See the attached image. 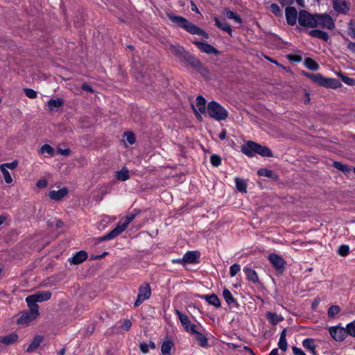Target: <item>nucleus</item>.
Returning a JSON list of instances; mask_svg holds the SVG:
<instances>
[{
  "label": "nucleus",
  "mask_w": 355,
  "mask_h": 355,
  "mask_svg": "<svg viewBox=\"0 0 355 355\" xmlns=\"http://www.w3.org/2000/svg\"><path fill=\"white\" fill-rule=\"evenodd\" d=\"M166 16L173 24L184 29L190 34L198 35L205 39L209 38V35L204 30L192 24L187 19L182 16L175 15L171 12L167 13Z\"/></svg>",
  "instance_id": "1"
},
{
  "label": "nucleus",
  "mask_w": 355,
  "mask_h": 355,
  "mask_svg": "<svg viewBox=\"0 0 355 355\" xmlns=\"http://www.w3.org/2000/svg\"><path fill=\"white\" fill-rule=\"evenodd\" d=\"M241 152L249 157H252L255 154L266 157H272L273 156L271 150L268 147L261 146L252 141H248L242 146Z\"/></svg>",
  "instance_id": "2"
},
{
  "label": "nucleus",
  "mask_w": 355,
  "mask_h": 355,
  "mask_svg": "<svg viewBox=\"0 0 355 355\" xmlns=\"http://www.w3.org/2000/svg\"><path fill=\"white\" fill-rule=\"evenodd\" d=\"M306 76L311 79L314 83H318L320 86L326 87L336 89L341 87L342 84L336 78H326L320 73L311 74L306 73Z\"/></svg>",
  "instance_id": "3"
},
{
  "label": "nucleus",
  "mask_w": 355,
  "mask_h": 355,
  "mask_svg": "<svg viewBox=\"0 0 355 355\" xmlns=\"http://www.w3.org/2000/svg\"><path fill=\"white\" fill-rule=\"evenodd\" d=\"M207 112L210 117L216 121L225 120L228 116L227 110L218 103L214 101L208 103Z\"/></svg>",
  "instance_id": "4"
},
{
  "label": "nucleus",
  "mask_w": 355,
  "mask_h": 355,
  "mask_svg": "<svg viewBox=\"0 0 355 355\" xmlns=\"http://www.w3.org/2000/svg\"><path fill=\"white\" fill-rule=\"evenodd\" d=\"M315 21V15H311L305 10H302L299 12L298 22L300 26L315 28L316 27Z\"/></svg>",
  "instance_id": "5"
},
{
  "label": "nucleus",
  "mask_w": 355,
  "mask_h": 355,
  "mask_svg": "<svg viewBox=\"0 0 355 355\" xmlns=\"http://www.w3.org/2000/svg\"><path fill=\"white\" fill-rule=\"evenodd\" d=\"M316 27L320 26L328 30H333L335 28V23L332 17L326 14H315Z\"/></svg>",
  "instance_id": "6"
},
{
  "label": "nucleus",
  "mask_w": 355,
  "mask_h": 355,
  "mask_svg": "<svg viewBox=\"0 0 355 355\" xmlns=\"http://www.w3.org/2000/svg\"><path fill=\"white\" fill-rule=\"evenodd\" d=\"M128 227V225L124 222L123 220H121L118 222L115 228L112 231L105 234L104 236L98 239V241H108L114 239L121 233H122Z\"/></svg>",
  "instance_id": "7"
},
{
  "label": "nucleus",
  "mask_w": 355,
  "mask_h": 355,
  "mask_svg": "<svg viewBox=\"0 0 355 355\" xmlns=\"http://www.w3.org/2000/svg\"><path fill=\"white\" fill-rule=\"evenodd\" d=\"M151 295V289L148 283H144L141 284L138 290V295L137 297V300L135 302V307H137L141 305L143 302L148 300Z\"/></svg>",
  "instance_id": "8"
},
{
  "label": "nucleus",
  "mask_w": 355,
  "mask_h": 355,
  "mask_svg": "<svg viewBox=\"0 0 355 355\" xmlns=\"http://www.w3.org/2000/svg\"><path fill=\"white\" fill-rule=\"evenodd\" d=\"M268 260L277 271L283 272L285 268L286 261L282 257L275 253H271L268 255Z\"/></svg>",
  "instance_id": "9"
},
{
  "label": "nucleus",
  "mask_w": 355,
  "mask_h": 355,
  "mask_svg": "<svg viewBox=\"0 0 355 355\" xmlns=\"http://www.w3.org/2000/svg\"><path fill=\"white\" fill-rule=\"evenodd\" d=\"M175 313L178 316L180 322L184 330L189 334L191 333V329H196L198 327L195 324H192L187 315L183 314L181 311L176 309Z\"/></svg>",
  "instance_id": "10"
},
{
  "label": "nucleus",
  "mask_w": 355,
  "mask_h": 355,
  "mask_svg": "<svg viewBox=\"0 0 355 355\" xmlns=\"http://www.w3.org/2000/svg\"><path fill=\"white\" fill-rule=\"evenodd\" d=\"M329 332L331 336L336 341H339V342L343 341L347 337L345 329L343 327H340L339 326L331 327L329 329Z\"/></svg>",
  "instance_id": "11"
},
{
  "label": "nucleus",
  "mask_w": 355,
  "mask_h": 355,
  "mask_svg": "<svg viewBox=\"0 0 355 355\" xmlns=\"http://www.w3.org/2000/svg\"><path fill=\"white\" fill-rule=\"evenodd\" d=\"M202 52L207 54L218 55L220 51L214 47L212 45L199 41H194L193 42Z\"/></svg>",
  "instance_id": "12"
},
{
  "label": "nucleus",
  "mask_w": 355,
  "mask_h": 355,
  "mask_svg": "<svg viewBox=\"0 0 355 355\" xmlns=\"http://www.w3.org/2000/svg\"><path fill=\"white\" fill-rule=\"evenodd\" d=\"M285 15L288 25L294 26L296 24L298 17L297 10L294 7L288 6L285 10Z\"/></svg>",
  "instance_id": "13"
},
{
  "label": "nucleus",
  "mask_w": 355,
  "mask_h": 355,
  "mask_svg": "<svg viewBox=\"0 0 355 355\" xmlns=\"http://www.w3.org/2000/svg\"><path fill=\"white\" fill-rule=\"evenodd\" d=\"M190 334L198 341L201 347L206 348L208 347L207 337L198 330V327L196 329H191Z\"/></svg>",
  "instance_id": "14"
},
{
  "label": "nucleus",
  "mask_w": 355,
  "mask_h": 355,
  "mask_svg": "<svg viewBox=\"0 0 355 355\" xmlns=\"http://www.w3.org/2000/svg\"><path fill=\"white\" fill-rule=\"evenodd\" d=\"M28 296L30 299L33 300L35 302H42L51 298V293L49 291H42Z\"/></svg>",
  "instance_id": "15"
},
{
  "label": "nucleus",
  "mask_w": 355,
  "mask_h": 355,
  "mask_svg": "<svg viewBox=\"0 0 355 355\" xmlns=\"http://www.w3.org/2000/svg\"><path fill=\"white\" fill-rule=\"evenodd\" d=\"M334 9L339 13H347L349 10V6L346 0H333Z\"/></svg>",
  "instance_id": "16"
},
{
  "label": "nucleus",
  "mask_w": 355,
  "mask_h": 355,
  "mask_svg": "<svg viewBox=\"0 0 355 355\" xmlns=\"http://www.w3.org/2000/svg\"><path fill=\"white\" fill-rule=\"evenodd\" d=\"M69 193V190L66 187H63L58 191L52 190L49 193V196L51 200L59 201L64 198Z\"/></svg>",
  "instance_id": "17"
},
{
  "label": "nucleus",
  "mask_w": 355,
  "mask_h": 355,
  "mask_svg": "<svg viewBox=\"0 0 355 355\" xmlns=\"http://www.w3.org/2000/svg\"><path fill=\"white\" fill-rule=\"evenodd\" d=\"M87 259V253L84 250L77 252L72 257L69 259V262L73 265L83 263Z\"/></svg>",
  "instance_id": "18"
},
{
  "label": "nucleus",
  "mask_w": 355,
  "mask_h": 355,
  "mask_svg": "<svg viewBox=\"0 0 355 355\" xmlns=\"http://www.w3.org/2000/svg\"><path fill=\"white\" fill-rule=\"evenodd\" d=\"M223 297L228 306H232V307H236V308L239 307L238 302H236V300L233 297L231 292L227 288L223 289Z\"/></svg>",
  "instance_id": "19"
},
{
  "label": "nucleus",
  "mask_w": 355,
  "mask_h": 355,
  "mask_svg": "<svg viewBox=\"0 0 355 355\" xmlns=\"http://www.w3.org/2000/svg\"><path fill=\"white\" fill-rule=\"evenodd\" d=\"M26 302L30 310V314L32 318H36L39 315V306L33 300L30 299L29 296L26 297Z\"/></svg>",
  "instance_id": "20"
},
{
  "label": "nucleus",
  "mask_w": 355,
  "mask_h": 355,
  "mask_svg": "<svg viewBox=\"0 0 355 355\" xmlns=\"http://www.w3.org/2000/svg\"><path fill=\"white\" fill-rule=\"evenodd\" d=\"M44 340V337L40 335H37L34 337L33 340L26 349V352L28 353H32L35 352L40 345L42 342Z\"/></svg>",
  "instance_id": "21"
},
{
  "label": "nucleus",
  "mask_w": 355,
  "mask_h": 355,
  "mask_svg": "<svg viewBox=\"0 0 355 355\" xmlns=\"http://www.w3.org/2000/svg\"><path fill=\"white\" fill-rule=\"evenodd\" d=\"M200 257V253L198 251H189L183 256V261L187 263H194L196 262L197 259Z\"/></svg>",
  "instance_id": "22"
},
{
  "label": "nucleus",
  "mask_w": 355,
  "mask_h": 355,
  "mask_svg": "<svg viewBox=\"0 0 355 355\" xmlns=\"http://www.w3.org/2000/svg\"><path fill=\"white\" fill-rule=\"evenodd\" d=\"M18 338L19 337L17 334L12 333L4 336H1L0 343H2L6 345H12L17 341Z\"/></svg>",
  "instance_id": "23"
},
{
  "label": "nucleus",
  "mask_w": 355,
  "mask_h": 355,
  "mask_svg": "<svg viewBox=\"0 0 355 355\" xmlns=\"http://www.w3.org/2000/svg\"><path fill=\"white\" fill-rule=\"evenodd\" d=\"M243 271L245 272L246 275V278L248 281L252 282L253 283L259 282L258 275L254 270L248 267H245L244 268Z\"/></svg>",
  "instance_id": "24"
},
{
  "label": "nucleus",
  "mask_w": 355,
  "mask_h": 355,
  "mask_svg": "<svg viewBox=\"0 0 355 355\" xmlns=\"http://www.w3.org/2000/svg\"><path fill=\"white\" fill-rule=\"evenodd\" d=\"M309 34L313 37L319 38L325 42H327L329 38L327 32L318 29L311 30L309 32Z\"/></svg>",
  "instance_id": "25"
},
{
  "label": "nucleus",
  "mask_w": 355,
  "mask_h": 355,
  "mask_svg": "<svg viewBox=\"0 0 355 355\" xmlns=\"http://www.w3.org/2000/svg\"><path fill=\"white\" fill-rule=\"evenodd\" d=\"M170 49L175 55L178 56L182 60L184 58L185 55L188 53L182 46H180L179 45L171 44Z\"/></svg>",
  "instance_id": "26"
},
{
  "label": "nucleus",
  "mask_w": 355,
  "mask_h": 355,
  "mask_svg": "<svg viewBox=\"0 0 355 355\" xmlns=\"http://www.w3.org/2000/svg\"><path fill=\"white\" fill-rule=\"evenodd\" d=\"M184 61H186L188 64H189L191 67L196 69L197 67L200 66V63L201 62L194 55L187 53L184 58H183Z\"/></svg>",
  "instance_id": "27"
},
{
  "label": "nucleus",
  "mask_w": 355,
  "mask_h": 355,
  "mask_svg": "<svg viewBox=\"0 0 355 355\" xmlns=\"http://www.w3.org/2000/svg\"><path fill=\"white\" fill-rule=\"evenodd\" d=\"M266 318L272 325H276L283 320V317L272 312L266 313Z\"/></svg>",
  "instance_id": "28"
},
{
  "label": "nucleus",
  "mask_w": 355,
  "mask_h": 355,
  "mask_svg": "<svg viewBox=\"0 0 355 355\" xmlns=\"http://www.w3.org/2000/svg\"><path fill=\"white\" fill-rule=\"evenodd\" d=\"M115 178L121 182H124L130 178L129 171L126 167H123L121 171H116Z\"/></svg>",
  "instance_id": "29"
},
{
  "label": "nucleus",
  "mask_w": 355,
  "mask_h": 355,
  "mask_svg": "<svg viewBox=\"0 0 355 355\" xmlns=\"http://www.w3.org/2000/svg\"><path fill=\"white\" fill-rule=\"evenodd\" d=\"M196 107L197 111L200 113L205 114L206 112V101L202 96H198L196 98Z\"/></svg>",
  "instance_id": "30"
},
{
  "label": "nucleus",
  "mask_w": 355,
  "mask_h": 355,
  "mask_svg": "<svg viewBox=\"0 0 355 355\" xmlns=\"http://www.w3.org/2000/svg\"><path fill=\"white\" fill-rule=\"evenodd\" d=\"M63 105V100L61 98H52L47 102V105L50 111H52L54 107L58 108Z\"/></svg>",
  "instance_id": "31"
},
{
  "label": "nucleus",
  "mask_w": 355,
  "mask_h": 355,
  "mask_svg": "<svg viewBox=\"0 0 355 355\" xmlns=\"http://www.w3.org/2000/svg\"><path fill=\"white\" fill-rule=\"evenodd\" d=\"M173 343L171 340L164 341L161 346V352L163 355H171Z\"/></svg>",
  "instance_id": "32"
},
{
  "label": "nucleus",
  "mask_w": 355,
  "mask_h": 355,
  "mask_svg": "<svg viewBox=\"0 0 355 355\" xmlns=\"http://www.w3.org/2000/svg\"><path fill=\"white\" fill-rule=\"evenodd\" d=\"M215 24L216 25L222 29L223 31L231 34L232 28L231 26L225 21H220L218 17H215Z\"/></svg>",
  "instance_id": "33"
},
{
  "label": "nucleus",
  "mask_w": 355,
  "mask_h": 355,
  "mask_svg": "<svg viewBox=\"0 0 355 355\" xmlns=\"http://www.w3.org/2000/svg\"><path fill=\"white\" fill-rule=\"evenodd\" d=\"M236 187L238 191L243 193L247 192V184L245 180L239 178H235Z\"/></svg>",
  "instance_id": "34"
},
{
  "label": "nucleus",
  "mask_w": 355,
  "mask_h": 355,
  "mask_svg": "<svg viewBox=\"0 0 355 355\" xmlns=\"http://www.w3.org/2000/svg\"><path fill=\"white\" fill-rule=\"evenodd\" d=\"M305 67L312 71H317L319 69L318 64L311 58H307L304 60Z\"/></svg>",
  "instance_id": "35"
},
{
  "label": "nucleus",
  "mask_w": 355,
  "mask_h": 355,
  "mask_svg": "<svg viewBox=\"0 0 355 355\" xmlns=\"http://www.w3.org/2000/svg\"><path fill=\"white\" fill-rule=\"evenodd\" d=\"M303 347L309 351L312 349H315L316 348V345L315 344L314 340L313 338H306L302 341Z\"/></svg>",
  "instance_id": "36"
},
{
  "label": "nucleus",
  "mask_w": 355,
  "mask_h": 355,
  "mask_svg": "<svg viewBox=\"0 0 355 355\" xmlns=\"http://www.w3.org/2000/svg\"><path fill=\"white\" fill-rule=\"evenodd\" d=\"M333 166L344 173H349L351 171L350 168L347 164H344L340 162H334Z\"/></svg>",
  "instance_id": "37"
},
{
  "label": "nucleus",
  "mask_w": 355,
  "mask_h": 355,
  "mask_svg": "<svg viewBox=\"0 0 355 355\" xmlns=\"http://www.w3.org/2000/svg\"><path fill=\"white\" fill-rule=\"evenodd\" d=\"M337 75L342 79V80L347 85L353 86L355 85V80L345 76L342 72L337 73Z\"/></svg>",
  "instance_id": "38"
},
{
  "label": "nucleus",
  "mask_w": 355,
  "mask_h": 355,
  "mask_svg": "<svg viewBox=\"0 0 355 355\" xmlns=\"http://www.w3.org/2000/svg\"><path fill=\"white\" fill-rule=\"evenodd\" d=\"M31 315L28 312H24L22 315L18 318L17 322L19 324H26L33 320Z\"/></svg>",
  "instance_id": "39"
},
{
  "label": "nucleus",
  "mask_w": 355,
  "mask_h": 355,
  "mask_svg": "<svg viewBox=\"0 0 355 355\" xmlns=\"http://www.w3.org/2000/svg\"><path fill=\"white\" fill-rule=\"evenodd\" d=\"M196 70L198 71L206 79L209 78V71L207 67L203 66L201 62L200 63V66L196 68Z\"/></svg>",
  "instance_id": "40"
},
{
  "label": "nucleus",
  "mask_w": 355,
  "mask_h": 355,
  "mask_svg": "<svg viewBox=\"0 0 355 355\" xmlns=\"http://www.w3.org/2000/svg\"><path fill=\"white\" fill-rule=\"evenodd\" d=\"M207 303L214 306L216 308H219L221 305L219 298L215 294L211 295V297H209V300H208Z\"/></svg>",
  "instance_id": "41"
},
{
  "label": "nucleus",
  "mask_w": 355,
  "mask_h": 355,
  "mask_svg": "<svg viewBox=\"0 0 355 355\" xmlns=\"http://www.w3.org/2000/svg\"><path fill=\"white\" fill-rule=\"evenodd\" d=\"M226 17L228 19H234L236 22L241 24L242 22L241 18L235 12L233 11L228 10L226 12Z\"/></svg>",
  "instance_id": "42"
},
{
  "label": "nucleus",
  "mask_w": 355,
  "mask_h": 355,
  "mask_svg": "<svg viewBox=\"0 0 355 355\" xmlns=\"http://www.w3.org/2000/svg\"><path fill=\"white\" fill-rule=\"evenodd\" d=\"M346 336L349 335L351 336H355V320L347 324L346 328Z\"/></svg>",
  "instance_id": "43"
},
{
  "label": "nucleus",
  "mask_w": 355,
  "mask_h": 355,
  "mask_svg": "<svg viewBox=\"0 0 355 355\" xmlns=\"http://www.w3.org/2000/svg\"><path fill=\"white\" fill-rule=\"evenodd\" d=\"M0 171L3 174V178H4V180L5 182L7 183V184H10L12 182V178L9 173V171L4 168L3 166H0Z\"/></svg>",
  "instance_id": "44"
},
{
  "label": "nucleus",
  "mask_w": 355,
  "mask_h": 355,
  "mask_svg": "<svg viewBox=\"0 0 355 355\" xmlns=\"http://www.w3.org/2000/svg\"><path fill=\"white\" fill-rule=\"evenodd\" d=\"M40 153L42 154L47 153L52 157L54 155V149L50 145L44 144L42 146Z\"/></svg>",
  "instance_id": "45"
},
{
  "label": "nucleus",
  "mask_w": 355,
  "mask_h": 355,
  "mask_svg": "<svg viewBox=\"0 0 355 355\" xmlns=\"http://www.w3.org/2000/svg\"><path fill=\"white\" fill-rule=\"evenodd\" d=\"M221 157L216 154L212 155L210 157V162L212 164V166L215 167H218V166H220L221 164Z\"/></svg>",
  "instance_id": "46"
},
{
  "label": "nucleus",
  "mask_w": 355,
  "mask_h": 355,
  "mask_svg": "<svg viewBox=\"0 0 355 355\" xmlns=\"http://www.w3.org/2000/svg\"><path fill=\"white\" fill-rule=\"evenodd\" d=\"M257 173L260 176H264L267 178H272L273 175V171L266 168H261L257 171Z\"/></svg>",
  "instance_id": "47"
},
{
  "label": "nucleus",
  "mask_w": 355,
  "mask_h": 355,
  "mask_svg": "<svg viewBox=\"0 0 355 355\" xmlns=\"http://www.w3.org/2000/svg\"><path fill=\"white\" fill-rule=\"evenodd\" d=\"M349 252V248L347 245H341L338 250V254H340L342 257L347 256Z\"/></svg>",
  "instance_id": "48"
},
{
  "label": "nucleus",
  "mask_w": 355,
  "mask_h": 355,
  "mask_svg": "<svg viewBox=\"0 0 355 355\" xmlns=\"http://www.w3.org/2000/svg\"><path fill=\"white\" fill-rule=\"evenodd\" d=\"M25 95L30 98H35L37 96V92L31 88H25L24 89Z\"/></svg>",
  "instance_id": "49"
},
{
  "label": "nucleus",
  "mask_w": 355,
  "mask_h": 355,
  "mask_svg": "<svg viewBox=\"0 0 355 355\" xmlns=\"http://www.w3.org/2000/svg\"><path fill=\"white\" fill-rule=\"evenodd\" d=\"M340 311V308L338 306L332 305L328 309V316L329 318H333L337 313H338Z\"/></svg>",
  "instance_id": "50"
},
{
  "label": "nucleus",
  "mask_w": 355,
  "mask_h": 355,
  "mask_svg": "<svg viewBox=\"0 0 355 355\" xmlns=\"http://www.w3.org/2000/svg\"><path fill=\"white\" fill-rule=\"evenodd\" d=\"M241 270V267L238 263H234L230 266V275L231 277H234Z\"/></svg>",
  "instance_id": "51"
},
{
  "label": "nucleus",
  "mask_w": 355,
  "mask_h": 355,
  "mask_svg": "<svg viewBox=\"0 0 355 355\" xmlns=\"http://www.w3.org/2000/svg\"><path fill=\"white\" fill-rule=\"evenodd\" d=\"M124 135L126 138V140L130 144H133L135 143V141H136V138H135V135L133 132H125L124 133Z\"/></svg>",
  "instance_id": "52"
},
{
  "label": "nucleus",
  "mask_w": 355,
  "mask_h": 355,
  "mask_svg": "<svg viewBox=\"0 0 355 355\" xmlns=\"http://www.w3.org/2000/svg\"><path fill=\"white\" fill-rule=\"evenodd\" d=\"M270 11L275 15V16H280L282 15V11L280 10L279 6L276 3H272L270 6Z\"/></svg>",
  "instance_id": "53"
},
{
  "label": "nucleus",
  "mask_w": 355,
  "mask_h": 355,
  "mask_svg": "<svg viewBox=\"0 0 355 355\" xmlns=\"http://www.w3.org/2000/svg\"><path fill=\"white\" fill-rule=\"evenodd\" d=\"M18 166V162L17 160H15L10 163H4V164H1L0 165V166H3L4 168L7 169V168H9V169H11V170H13V169H15Z\"/></svg>",
  "instance_id": "54"
},
{
  "label": "nucleus",
  "mask_w": 355,
  "mask_h": 355,
  "mask_svg": "<svg viewBox=\"0 0 355 355\" xmlns=\"http://www.w3.org/2000/svg\"><path fill=\"white\" fill-rule=\"evenodd\" d=\"M278 347L283 352H286L287 349L286 339L279 338V342H278Z\"/></svg>",
  "instance_id": "55"
},
{
  "label": "nucleus",
  "mask_w": 355,
  "mask_h": 355,
  "mask_svg": "<svg viewBox=\"0 0 355 355\" xmlns=\"http://www.w3.org/2000/svg\"><path fill=\"white\" fill-rule=\"evenodd\" d=\"M132 326V322L129 319H125L123 320L122 324H121V329H123L125 331H128Z\"/></svg>",
  "instance_id": "56"
},
{
  "label": "nucleus",
  "mask_w": 355,
  "mask_h": 355,
  "mask_svg": "<svg viewBox=\"0 0 355 355\" xmlns=\"http://www.w3.org/2000/svg\"><path fill=\"white\" fill-rule=\"evenodd\" d=\"M348 33L350 35L355 37V21L352 20L349 23Z\"/></svg>",
  "instance_id": "57"
},
{
  "label": "nucleus",
  "mask_w": 355,
  "mask_h": 355,
  "mask_svg": "<svg viewBox=\"0 0 355 355\" xmlns=\"http://www.w3.org/2000/svg\"><path fill=\"white\" fill-rule=\"evenodd\" d=\"M135 211H136L135 214H130L129 215H128L123 220L124 222L126 223V225H129L135 218V216H137V214H138V212L135 210Z\"/></svg>",
  "instance_id": "58"
},
{
  "label": "nucleus",
  "mask_w": 355,
  "mask_h": 355,
  "mask_svg": "<svg viewBox=\"0 0 355 355\" xmlns=\"http://www.w3.org/2000/svg\"><path fill=\"white\" fill-rule=\"evenodd\" d=\"M57 152L60 155H64V156H68L71 153V150L69 148H65V149H62V148L58 147V149H57Z\"/></svg>",
  "instance_id": "59"
},
{
  "label": "nucleus",
  "mask_w": 355,
  "mask_h": 355,
  "mask_svg": "<svg viewBox=\"0 0 355 355\" xmlns=\"http://www.w3.org/2000/svg\"><path fill=\"white\" fill-rule=\"evenodd\" d=\"M47 181L45 179H42L37 181L36 186L40 189H44L47 187Z\"/></svg>",
  "instance_id": "60"
},
{
  "label": "nucleus",
  "mask_w": 355,
  "mask_h": 355,
  "mask_svg": "<svg viewBox=\"0 0 355 355\" xmlns=\"http://www.w3.org/2000/svg\"><path fill=\"white\" fill-rule=\"evenodd\" d=\"M293 353L295 355H306V354L299 347L293 346L292 347Z\"/></svg>",
  "instance_id": "61"
},
{
  "label": "nucleus",
  "mask_w": 355,
  "mask_h": 355,
  "mask_svg": "<svg viewBox=\"0 0 355 355\" xmlns=\"http://www.w3.org/2000/svg\"><path fill=\"white\" fill-rule=\"evenodd\" d=\"M81 88L83 90L89 92L90 93L94 92V90L92 89V87L89 84H87L86 83H84L82 85Z\"/></svg>",
  "instance_id": "62"
},
{
  "label": "nucleus",
  "mask_w": 355,
  "mask_h": 355,
  "mask_svg": "<svg viewBox=\"0 0 355 355\" xmlns=\"http://www.w3.org/2000/svg\"><path fill=\"white\" fill-rule=\"evenodd\" d=\"M139 348L141 352L144 354H146L148 352V345L145 343H141L139 345Z\"/></svg>",
  "instance_id": "63"
},
{
  "label": "nucleus",
  "mask_w": 355,
  "mask_h": 355,
  "mask_svg": "<svg viewBox=\"0 0 355 355\" xmlns=\"http://www.w3.org/2000/svg\"><path fill=\"white\" fill-rule=\"evenodd\" d=\"M347 47L351 51L355 53V42H350Z\"/></svg>",
  "instance_id": "64"
}]
</instances>
